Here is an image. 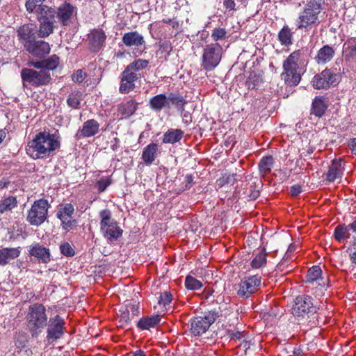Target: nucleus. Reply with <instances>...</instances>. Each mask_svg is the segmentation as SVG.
<instances>
[{"instance_id": "obj_19", "label": "nucleus", "mask_w": 356, "mask_h": 356, "mask_svg": "<svg viewBox=\"0 0 356 356\" xmlns=\"http://www.w3.org/2000/svg\"><path fill=\"white\" fill-rule=\"evenodd\" d=\"M76 13V9L70 3H63L56 10V18L64 26L70 24L72 16Z\"/></svg>"}, {"instance_id": "obj_1", "label": "nucleus", "mask_w": 356, "mask_h": 356, "mask_svg": "<svg viewBox=\"0 0 356 356\" xmlns=\"http://www.w3.org/2000/svg\"><path fill=\"white\" fill-rule=\"evenodd\" d=\"M59 147L60 141L56 135L44 131L36 134L33 139L28 142L26 152L33 159H44Z\"/></svg>"}, {"instance_id": "obj_59", "label": "nucleus", "mask_w": 356, "mask_h": 356, "mask_svg": "<svg viewBox=\"0 0 356 356\" xmlns=\"http://www.w3.org/2000/svg\"><path fill=\"white\" fill-rule=\"evenodd\" d=\"M163 22L165 24H169L172 26V27L175 29H177L179 28V24L178 21L172 19H163Z\"/></svg>"}, {"instance_id": "obj_58", "label": "nucleus", "mask_w": 356, "mask_h": 356, "mask_svg": "<svg viewBox=\"0 0 356 356\" xmlns=\"http://www.w3.org/2000/svg\"><path fill=\"white\" fill-rule=\"evenodd\" d=\"M302 192V188L300 185H293L290 188L291 195L296 196Z\"/></svg>"}, {"instance_id": "obj_40", "label": "nucleus", "mask_w": 356, "mask_h": 356, "mask_svg": "<svg viewBox=\"0 0 356 356\" xmlns=\"http://www.w3.org/2000/svg\"><path fill=\"white\" fill-rule=\"evenodd\" d=\"M120 79H122V81L135 83V81L140 79V74L134 72L127 66L122 72Z\"/></svg>"}, {"instance_id": "obj_23", "label": "nucleus", "mask_w": 356, "mask_h": 356, "mask_svg": "<svg viewBox=\"0 0 356 356\" xmlns=\"http://www.w3.org/2000/svg\"><path fill=\"white\" fill-rule=\"evenodd\" d=\"M350 230L355 233L353 236H356V220L348 225L343 224L337 226L334 232V238L339 242L343 240L350 238Z\"/></svg>"}, {"instance_id": "obj_26", "label": "nucleus", "mask_w": 356, "mask_h": 356, "mask_svg": "<svg viewBox=\"0 0 356 356\" xmlns=\"http://www.w3.org/2000/svg\"><path fill=\"white\" fill-rule=\"evenodd\" d=\"M17 37L21 43L26 48V44L31 43L35 34L33 24H25L17 29Z\"/></svg>"}, {"instance_id": "obj_35", "label": "nucleus", "mask_w": 356, "mask_h": 356, "mask_svg": "<svg viewBox=\"0 0 356 356\" xmlns=\"http://www.w3.org/2000/svg\"><path fill=\"white\" fill-rule=\"evenodd\" d=\"M327 109V106L324 99L320 97H316L312 103V113L317 117H321L324 115Z\"/></svg>"}, {"instance_id": "obj_52", "label": "nucleus", "mask_w": 356, "mask_h": 356, "mask_svg": "<svg viewBox=\"0 0 356 356\" xmlns=\"http://www.w3.org/2000/svg\"><path fill=\"white\" fill-rule=\"evenodd\" d=\"M86 76V74L82 70H78L72 74V79L74 82L81 83Z\"/></svg>"}, {"instance_id": "obj_34", "label": "nucleus", "mask_w": 356, "mask_h": 356, "mask_svg": "<svg viewBox=\"0 0 356 356\" xmlns=\"http://www.w3.org/2000/svg\"><path fill=\"white\" fill-rule=\"evenodd\" d=\"M184 132L181 129H169L163 135V143H175L182 138Z\"/></svg>"}, {"instance_id": "obj_49", "label": "nucleus", "mask_w": 356, "mask_h": 356, "mask_svg": "<svg viewBox=\"0 0 356 356\" xmlns=\"http://www.w3.org/2000/svg\"><path fill=\"white\" fill-rule=\"evenodd\" d=\"M353 241L348 248L347 252L348 253L350 261L356 265V236H353Z\"/></svg>"}, {"instance_id": "obj_20", "label": "nucleus", "mask_w": 356, "mask_h": 356, "mask_svg": "<svg viewBox=\"0 0 356 356\" xmlns=\"http://www.w3.org/2000/svg\"><path fill=\"white\" fill-rule=\"evenodd\" d=\"M26 50L36 57H43L50 52V46L48 42L43 40H33L31 43L26 44Z\"/></svg>"}, {"instance_id": "obj_51", "label": "nucleus", "mask_w": 356, "mask_h": 356, "mask_svg": "<svg viewBox=\"0 0 356 356\" xmlns=\"http://www.w3.org/2000/svg\"><path fill=\"white\" fill-rule=\"evenodd\" d=\"M226 35V31L225 29L223 28H219V29H216L213 30L212 34H211V38H213V40L214 41H218L219 40H222L225 38Z\"/></svg>"}, {"instance_id": "obj_9", "label": "nucleus", "mask_w": 356, "mask_h": 356, "mask_svg": "<svg viewBox=\"0 0 356 356\" xmlns=\"http://www.w3.org/2000/svg\"><path fill=\"white\" fill-rule=\"evenodd\" d=\"M317 307L309 296H299L295 300L292 307V314L296 316L310 318L317 312Z\"/></svg>"}, {"instance_id": "obj_47", "label": "nucleus", "mask_w": 356, "mask_h": 356, "mask_svg": "<svg viewBox=\"0 0 356 356\" xmlns=\"http://www.w3.org/2000/svg\"><path fill=\"white\" fill-rule=\"evenodd\" d=\"M136 88L135 83H130L127 81H122L120 79V85L119 88V92L121 94H128L131 91L134 90Z\"/></svg>"}, {"instance_id": "obj_64", "label": "nucleus", "mask_w": 356, "mask_h": 356, "mask_svg": "<svg viewBox=\"0 0 356 356\" xmlns=\"http://www.w3.org/2000/svg\"><path fill=\"white\" fill-rule=\"evenodd\" d=\"M132 356H145V353L142 350H138L133 353Z\"/></svg>"}, {"instance_id": "obj_41", "label": "nucleus", "mask_w": 356, "mask_h": 356, "mask_svg": "<svg viewBox=\"0 0 356 356\" xmlns=\"http://www.w3.org/2000/svg\"><path fill=\"white\" fill-rule=\"evenodd\" d=\"M82 93L80 91H74L69 95L67 99V105L72 108H78L82 99Z\"/></svg>"}, {"instance_id": "obj_8", "label": "nucleus", "mask_w": 356, "mask_h": 356, "mask_svg": "<svg viewBox=\"0 0 356 356\" xmlns=\"http://www.w3.org/2000/svg\"><path fill=\"white\" fill-rule=\"evenodd\" d=\"M340 78L339 73L332 69L326 68L314 76L312 83L316 89H327L331 86H337L340 81Z\"/></svg>"}, {"instance_id": "obj_38", "label": "nucleus", "mask_w": 356, "mask_h": 356, "mask_svg": "<svg viewBox=\"0 0 356 356\" xmlns=\"http://www.w3.org/2000/svg\"><path fill=\"white\" fill-rule=\"evenodd\" d=\"M17 201L15 197L9 196L0 201V213L11 211L17 206Z\"/></svg>"}, {"instance_id": "obj_14", "label": "nucleus", "mask_w": 356, "mask_h": 356, "mask_svg": "<svg viewBox=\"0 0 356 356\" xmlns=\"http://www.w3.org/2000/svg\"><path fill=\"white\" fill-rule=\"evenodd\" d=\"M322 270L318 266H314L308 271L307 275L306 283L311 284L312 288L316 287L314 292L316 296H321L323 289L325 288V282L321 277Z\"/></svg>"}, {"instance_id": "obj_53", "label": "nucleus", "mask_w": 356, "mask_h": 356, "mask_svg": "<svg viewBox=\"0 0 356 356\" xmlns=\"http://www.w3.org/2000/svg\"><path fill=\"white\" fill-rule=\"evenodd\" d=\"M159 50L162 52L166 53L167 55H169L172 50V46L171 42L168 40L160 42Z\"/></svg>"}, {"instance_id": "obj_63", "label": "nucleus", "mask_w": 356, "mask_h": 356, "mask_svg": "<svg viewBox=\"0 0 356 356\" xmlns=\"http://www.w3.org/2000/svg\"><path fill=\"white\" fill-rule=\"evenodd\" d=\"M349 48L350 50V54L353 56H356V41L353 40L352 42H350Z\"/></svg>"}, {"instance_id": "obj_12", "label": "nucleus", "mask_w": 356, "mask_h": 356, "mask_svg": "<svg viewBox=\"0 0 356 356\" xmlns=\"http://www.w3.org/2000/svg\"><path fill=\"white\" fill-rule=\"evenodd\" d=\"M216 316L209 313L204 316H197L191 321V332L194 336H200L206 332L212 323L215 322Z\"/></svg>"}, {"instance_id": "obj_2", "label": "nucleus", "mask_w": 356, "mask_h": 356, "mask_svg": "<svg viewBox=\"0 0 356 356\" xmlns=\"http://www.w3.org/2000/svg\"><path fill=\"white\" fill-rule=\"evenodd\" d=\"M47 315L44 305L35 303L29 306L26 316V325L32 337H37L47 325Z\"/></svg>"}, {"instance_id": "obj_11", "label": "nucleus", "mask_w": 356, "mask_h": 356, "mask_svg": "<svg viewBox=\"0 0 356 356\" xmlns=\"http://www.w3.org/2000/svg\"><path fill=\"white\" fill-rule=\"evenodd\" d=\"M48 206L47 200L43 199L37 200L33 203L27 216V220L31 225L38 226L46 220Z\"/></svg>"}, {"instance_id": "obj_3", "label": "nucleus", "mask_w": 356, "mask_h": 356, "mask_svg": "<svg viewBox=\"0 0 356 356\" xmlns=\"http://www.w3.org/2000/svg\"><path fill=\"white\" fill-rule=\"evenodd\" d=\"M186 104L187 100L178 92H170L168 95L159 94L152 97L149 102L150 108L156 112L163 109L170 110L173 106L178 111L182 113Z\"/></svg>"}, {"instance_id": "obj_25", "label": "nucleus", "mask_w": 356, "mask_h": 356, "mask_svg": "<svg viewBox=\"0 0 356 356\" xmlns=\"http://www.w3.org/2000/svg\"><path fill=\"white\" fill-rule=\"evenodd\" d=\"M122 40L124 44L129 47H140L145 44L144 37L138 31L125 33L122 36Z\"/></svg>"}, {"instance_id": "obj_30", "label": "nucleus", "mask_w": 356, "mask_h": 356, "mask_svg": "<svg viewBox=\"0 0 356 356\" xmlns=\"http://www.w3.org/2000/svg\"><path fill=\"white\" fill-rule=\"evenodd\" d=\"M160 321L161 317L159 315L144 316L138 321L137 327L140 330H147L156 327Z\"/></svg>"}, {"instance_id": "obj_33", "label": "nucleus", "mask_w": 356, "mask_h": 356, "mask_svg": "<svg viewBox=\"0 0 356 356\" xmlns=\"http://www.w3.org/2000/svg\"><path fill=\"white\" fill-rule=\"evenodd\" d=\"M38 17L39 20L53 21L56 22V10L47 5H42L38 11Z\"/></svg>"}, {"instance_id": "obj_28", "label": "nucleus", "mask_w": 356, "mask_h": 356, "mask_svg": "<svg viewBox=\"0 0 356 356\" xmlns=\"http://www.w3.org/2000/svg\"><path fill=\"white\" fill-rule=\"evenodd\" d=\"M19 248H6L0 250V266H5L20 254Z\"/></svg>"}, {"instance_id": "obj_4", "label": "nucleus", "mask_w": 356, "mask_h": 356, "mask_svg": "<svg viewBox=\"0 0 356 356\" xmlns=\"http://www.w3.org/2000/svg\"><path fill=\"white\" fill-rule=\"evenodd\" d=\"M322 9L321 3L315 0L309 1L300 13L296 24L297 29L307 30L312 26H317L320 23L319 15Z\"/></svg>"}, {"instance_id": "obj_7", "label": "nucleus", "mask_w": 356, "mask_h": 356, "mask_svg": "<svg viewBox=\"0 0 356 356\" xmlns=\"http://www.w3.org/2000/svg\"><path fill=\"white\" fill-rule=\"evenodd\" d=\"M35 70L31 68H23L21 70V77L24 82L29 83L33 87L47 86L51 81V76L49 71L44 69Z\"/></svg>"}, {"instance_id": "obj_15", "label": "nucleus", "mask_w": 356, "mask_h": 356, "mask_svg": "<svg viewBox=\"0 0 356 356\" xmlns=\"http://www.w3.org/2000/svg\"><path fill=\"white\" fill-rule=\"evenodd\" d=\"M107 35L102 29H93L88 34V48L92 52H97L105 44Z\"/></svg>"}, {"instance_id": "obj_5", "label": "nucleus", "mask_w": 356, "mask_h": 356, "mask_svg": "<svg viewBox=\"0 0 356 356\" xmlns=\"http://www.w3.org/2000/svg\"><path fill=\"white\" fill-rule=\"evenodd\" d=\"M301 56V50H297L291 53L284 61V72L282 76L285 83L291 86H297L300 81V74L297 70L300 63Z\"/></svg>"}, {"instance_id": "obj_46", "label": "nucleus", "mask_w": 356, "mask_h": 356, "mask_svg": "<svg viewBox=\"0 0 356 356\" xmlns=\"http://www.w3.org/2000/svg\"><path fill=\"white\" fill-rule=\"evenodd\" d=\"M185 286L190 290H198L202 286V284L196 278L188 275L185 280Z\"/></svg>"}, {"instance_id": "obj_37", "label": "nucleus", "mask_w": 356, "mask_h": 356, "mask_svg": "<svg viewBox=\"0 0 356 356\" xmlns=\"http://www.w3.org/2000/svg\"><path fill=\"white\" fill-rule=\"evenodd\" d=\"M292 33L288 26H284L278 33V39L284 46H289L292 42Z\"/></svg>"}, {"instance_id": "obj_48", "label": "nucleus", "mask_w": 356, "mask_h": 356, "mask_svg": "<svg viewBox=\"0 0 356 356\" xmlns=\"http://www.w3.org/2000/svg\"><path fill=\"white\" fill-rule=\"evenodd\" d=\"M44 1L45 0H26L25 3L26 9L29 13H31L35 10L37 6L40 8Z\"/></svg>"}, {"instance_id": "obj_29", "label": "nucleus", "mask_w": 356, "mask_h": 356, "mask_svg": "<svg viewBox=\"0 0 356 356\" xmlns=\"http://www.w3.org/2000/svg\"><path fill=\"white\" fill-rule=\"evenodd\" d=\"M335 51L332 47L324 45L321 47L316 56V60L318 64H325L330 61L334 57Z\"/></svg>"}, {"instance_id": "obj_42", "label": "nucleus", "mask_w": 356, "mask_h": 356, "mask_svg": "<svg viewBox=\"0 0 356 356\" xmlns=\"http://www.w3.org/2000/svg\"><path fill=\"white\" fill-rule=\"evenodd\" d=\"M261 82V79L260 76L256 72H252L250 73V75L245 81V86L248 89L252 90L258 86Z\"/></svg>"}, {"instance_id": "obj_24", "label": "nucleus", "mask_w": 356, "mask_h": 356, "mask_svg": "<svg viewBox=\"0 0 356 356\" xmlns=\"http://www.w3.org/2000/svg\"><path fill=\"white\" fill-rule=\"evenodd\" d=\"M99 131V124L94 119L86 121L76 136L79 138H88L96 135Z\"/></svg>"}, {"instance_id": "obj_57", "label": "nucleus", "mask_w": 356, "mask_h": 356, "mask_svg": "<svg viewBox=\"0 0 356 356\" xmlns=\"http://www.w3.org/2000/svg\"><path fill=\"white\" fill-rule=\"evenodd\" d=\"M227 335L230 337L231 339H241L242 337H243V332L240 331H236V330H227Z\"/></svg>"}, {"instance_id": "obj_36", "label": "nucleus", "mask_w": 356, "mask_h": 356, "mask_svg": "<svg viewBox=\"0 0 356 356\" xmlns=\"http://www.w3.org/2000/svg\"><path fill=\"white\" fill-rule=\"evenodd\" d=\"M40 28L38 30V36L40 38H46L51 35L54 29L53 21L39 20Z\"/></svg>"}, {"instance_id": "obj_44", "label": "nucleus", "mask_w": 356, "mask_h": 356, "mask_svg": "<svg viewBox=\"0 0 356 356\" xmlns=\"http://www.w3.org/2000/svg\"><path fill=\"white\" fill-rule=\"evenodd\" d=\"M149 65V61L145 59H137L127 65L131 70L135 72H138L145 69Z\"/></svg>"}, {"instance_id": "obj_27", "label": "nucleus", "mask_w": 356, "mask_h": 356, "mask_svg": "<svg viewBox=\"0 0 356 356\" xmlns=\"http://www.w3.org/2000/svg\"><path fill=\"white\" fill-rule=\"evenodd\" d=\"M59 64V58L56 55H52L47 59L31 62L30 65L36 69H44L47 71L53 70L57 67Z\"/></svg>"}, {"instance_id": "obj_18", "label": "nucleus", "mask_w": 356, "mask_h": 356, "mask_svg": "<svg viewBox=\"0 0 356 356\" xmlns=\"http://www.w3.org/2000/svg\"><path fill=\"white\" fill-rule=\"evenodd\" d=\"M119 312L122 325H128L139 314L138 304L136 301L128 300Z\"/></svg>"}, {"instance_id": "obj_61", "label": "nucleus", "mask_w": 356, "mask_h": 356, "mask_svg": "<svg viewBox=\"0 0 356 356\" xmlns=\"http://www.w3.org/2000/svg\"><path fill=\"white\" fill-rule=\"evenodd\" d=\"M252 188L253 187L251 186L250 193L249 194V197L251 200H255L259 197L260 193L258 189H256L255 188Z\"/></svg>"}, {"instance_id": "obj_56", "label": "nucleus", "mask_w": 356, "mask_h": 356, "mask_svg": "<svg viewBox=\"0 0 356 356\" xmlns=\"http://www.w3.org/2000/svg\"><path fill=\"white\" fill-rule=\"evenodd\" d=\"M38 353V348L36 346H33L32 348H29L27 346H24V350L22 353V356H33Z\"/></svg>"}, {"instance_id": "obj_50", "label": "nucleus", "mask_w": 356, "mask_h": 356, "mask_svg": "<svg viewBox=\"0 0 356 356\" xmlns=\"http://www.w3.org/2000/svg\"><path fill=\"white\" fill-rule=\"evenodd\" d=\"M61 253L67 257H72L74 254V250L68 243L61 244L60 246Z\"/></svg>"}, {"instance_id": "obj_6", "label": "nucleus", "mask_w": 356, "mask_h": 356, "mask_svg": "<svg viewBox=\"0 0 356 356\" xmlns=\"http://www.w3.org/2000/svg\"><path fill=\"white\" fill-rule=\"evenodd\" d=\"M99 216L101 217L100 229L104 237L109 243L116 241L122 236L123 230L118 226V222L112 218L111 213L108 209L102 210Z\"/></svg>"}, {"instance_id": "obj_54", "label": "nucleus", "mask_w": 356, "mask_h": 356, "mask_svg": "<svg viewBox=\"0 0 356 356\" xmlns=\"http://www.w3.org/2000/svg\"><path fill=\"white\" fill-rule=\"evenodd\" d=\"M110 184L111 181L108 179H101L97 181V186L99 192H103Z\"/></svg>"}, {"instance_id": "obj_60", "label": "nucleus", "mask_w": 356, "mask_h": 356, "mask_svg": "<svg viewBox=\"0 0 356 356\" xmlns=\"http://www.w3.org/2000/svg\"><path fill=\"white\" fill-rule=\"evenodd\" d=\"M225 7L232 10H235L236 3L234 0H225L223 3Z\"/></svg>"}, {"instance_id": "obj_62", "label": "nucleus", "mask_w": 356, "mask_h": 356, "mask_svg": "<svg viewBox=\"0 0 356 356\" xmlns=\"http://www.w3.org/2000/svg\"><path fill=\"white\" fill-rule=\"evenodd\" d=\"M352 152L356 155V138H353L348 143Z\"/></svg>"}, {"instance_id": "obj_10", "label": "nucleus", "mask_w": 356, "mask_h": 356, "mask_svg": "<svg viewBox=\"0 0 356 356\" xmlns=\"http://www.w3.org/2000/svg\"><path fill=\"white\" fill-rule=\"evenodd\" d=\"M222 48L218 43L207 45L202 54V66L207 71H211L216 67L221 60Z\"/></svg>"}, {"instance_id": "obj_32", "label": "nucleus", "mask_w": 356, "mask_h": 356, "mask_svg": "<svg viewBox=\"0 0 356 356\" xmlns=\"http://www.w3.org/2000/svg\"><path fill=\"white\" fill-rule=\"evenodd\" d=\"M158 145L156 143H150L147 145L143 151L142 159L147 165L153 163L157 156Z\"/></svg>"}, {"instance_id": "obj_21", "label": "nucleus", "mask_w": 356, "mask_h": 356, "mask_svg": "<svg viewBox=\"0 0 356 356\" xmlns=\"http://www.w3.org/2000/svg\"><path fill=\"white\" fill-rule=\"evenodd\" d=\"M29 253L35 257L39 262L47 264L51 260L49 249L38 243L29 246Z\"/></svg>"}, {"instance_id": "obj_55", "label": "nucleus", "mask_w": 356, "mask_h": 356, "mask_svg": "<svg viewBox=\"0 0 356 356\" xmlns=\"http://www.w3.org/2000/svg\"><path fill=\"white\" fill-rule=\"evenodd\" d=\"M235 180V177L234 175H227L222 176L219 179L220 185L223 186L225 184H233Z\"/></svg>"}, {"instance_id": "obj_45", "label": "nucleus", "mask_w": 356, "mask_h": 356, "mask_svg": "<svg viewBox=\"0 0 356 356\" xmlns=\"http://www.w3.org/2000/svg\"><path fill=\"white\" fill-rule=\"evenodd\" d=\"M172 300V295L170 291H165L160 294L158 304L165 310H167V306L170 305Z\"/></svg>"}, {"instance_id": "obj_39", "label": "nucleus", "mask_w": 356, "mask_h": 356, "mask_svg": "<svg viewBox=\"0 0 356 356\" xmlns=\"http://www.w3.org/2000/svg\"><path fill=\"white\" fill-rule=\"evenodd\" d=\"M266 249L264 248L259 251L255 257L251 261V266L252 268H259L266 264Z\"/></svg>"}, {"instance_id": "obj_31", "label": "nucleus", "mask_w": 356, "mask_h": 356, "mask_svg": "<svg viewBox=\"0 0 356 356\" xmlns=\"http://www.w3.org/2000/svg\"><path fill=\"white\" fill-rule=\"evenodd\" d=\"M138 103L134 99H130L128 101L121 103L118 106V111L120 114L127 117L132 115L137 110Z\"/></svg>"}, {"instance_id": "obj_16", "label": "nucleus", "mask_w": 356, "mask_h": 356, "mask_svg": "<svg viewBox=\"0 0 356 356\" xmlns=\"http://www.w3.org/2000/svg\"><path fill=\"white\" fill-rule=\"evenodd\" d=\"M64 321L58 315L50 318L47 330V339L49 341H55L60 339L64 332Z\"/></svg>"}, {"instance_id": "obj_22", "label": "nucleus", "mask_w": 356, "mask_h": 356, "mask_svg": "<svg viewBox=\"0 0 356 356\" xmlns=\"http://www.w3.org/2000/svg\"><path fill=\"white\" fill-rule=\"evenodd\" d=\"M343 173L342 159H335L329 166L328 171L325 174V179L329 182H334L337 179H341Z\"/></svg>"}, {"instance_id": "obj_13", "label": "nucleus", "mask_w": 356, "mask_h": 356, "mask_svg": "<svg viewBox=\"0 0 356 356\" xmlns=\"http://www.w3.org/2000/svg\"><path fill=\"white\" fill-rule=\"evenodd\" d=\"M261 285V277L258 275L245 277L238 284L237 295L243 298H248L255 293Z\"/></svg>"}, {"instance_id": "obj_43", "label": "nucleus", "mask_w": 356, "mask_h": 356, "mask_svg": "<svg viewBox=\"0 0 356 356\" xmlns=\"http://www.w3.org/2000/svg\"><path fill=\"white\" fill-rule=\"evenodd\" d=\"M273 165V158L272 156L263 157L259 164V169L264 173L269 172Z\"/></svg>"}, {"instance_id": "obj_17", "label": "nucleus", "mask_w": 356, "mask_h": 356, "mask_svg": "<svg viewBox=\"0 0 356 356\" xmlns=\"http://www.w3.org/2000/svg\"><path fill=\"white\" fill-rule=\"evenodd\" d=\"M74 212V208L72 204L67 203L60 205L56 216L61 221L63 229H68L76 224V221L72 220Z\"/></svg>"}]
</instances>
